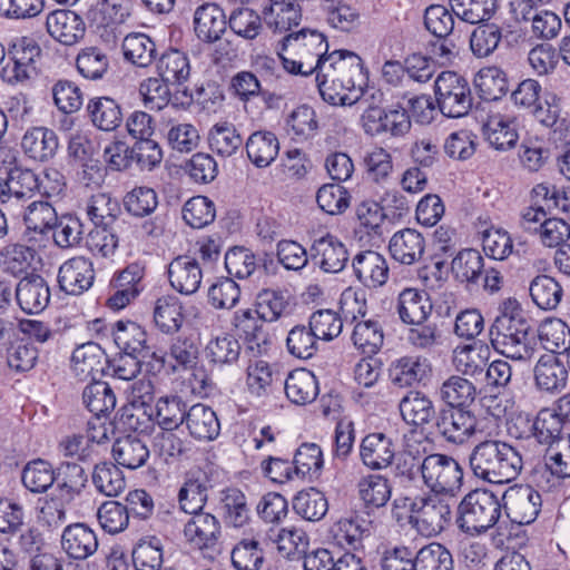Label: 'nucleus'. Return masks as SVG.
Masks as SVG:
<instances>
[{
	"label": "nucleus",
	"instance_id": "obj_59",
	"mask_svg": "<svg viewBox=\"0 0 570 570\" xmlns=\"http://www.w3.org/2000/svg\"><path fill=\"white\" fill-rule=\"evenodd\" d=\"M78 72L88 80H100L109 70V58L97 47H87L76 58Z\"/></svg>",
	"mask_w": 570,
	"mask_h": 570
},
{
	"label": "nucleus",
	"instance_id": "obj_4",
	"mask_svg": "<svg viewBox=\"0 0 570 570\" xmlns=\"http://www.w3.org/2000/svg\"><path fill=\"white\" fill-rule=\"evenodd\" d=\"M502 507L501 499L493 491L472 490L456 507L455 524L465 534H483L498 523Z\"/></svg>",
	"mask_w": 570,
	"mask_h": 570
},
{
	"label": "nucleus",
	"instance_id": "obj_44",
	"mask_svg": "<svg viewBox=\"0 0 570 570\" xmlns=\"http://www.w3.org/2000/svg\"><path fill=\"white\" fill-rule=\"evenodd\" d=\"M209 149L220 157L235 155L244 141L234 124L220 121L212 126L207 134Z\"/></svg>",
	"mask_w": 570,
	"mask_h": 570
},
{
	"label": "nucleus",
	"instance_id": "obj_26",
	"mask_svg": "<svg viewBox=\"0 0 570 570\" xmlns=\"http://www.w3.org/2000/svg\"><path fill=\"white\" fill-rule=\"evenodd\" d=\"M226 16L223 9L215 3L202 4L194 13L195 33L204 42L219 41L226 31Z\"/></svg>",
	"mask_w": 570,
	"mask_h": 570
},
{
	"label": "nucleus",
	"instance_id": "obj_41",
	"mask_svg": "<svg viewBox=\"0 0 570 570\" xmlns=\"http://www.w3.org/2000/svg\"><path fill=\"white\" fill-rule=\"evenodd\" d=\"M112 456L119 465L135 470L147 462L149 450L142 439L128 434L116 440L112 445Z\"/></svg>",
	"mask_w": 570,
	"mask_h": 570
},
{
	"label": "nucleus",
	"instance_id": "obj_29",
	"mask_svg": "<svg viewBox=\"0 0 570 570\" xmlns=\"http://www.w3.org/2000/svg\"><path fill=\"white\" fill-rule=\"evenodd\" d=\"M432 302L425 291L403 289L397 299V312L403 323L421 325L432 312Z\"/></svg>",
	"mask_w": 570,
	"mask_h": 570
},
{
	"label": "nucleus",
	"instance_id": "obj_46",
	"mask_svg": "<svg viewBox=\"0 0 570 570\" xmlns=\"http://www.w3.org/2000/svg\"><path fill=\"white\" fill-rule=\"evenodd\" d=\"M357 492L366 508L379 509L384 507L391 499L392 487L386 476L367 474L358 480Z\"/></svg>",
	"mask_w": 570,
	"mask_h": 570
},
{
	"label": "nucleus",
	"instance_id": "obj_55",
	"mask_svg": "<svg viewBox=\"0 0 570 570\" xmlns=\"http://www.w3.org/2000/svg\"><path fill=\"white\" fill-rule=\"evenodd\" d=\"M82 402L94 415L100 416L114 411L116 395L108 383L94 380L83 389Z\"/></svg>",
	"mask_w": 570,
	"mask_h": 570
},
{
	"label": "nucleus",
	"instance_id": "obj_28",
	"mask_svg": "<svg viewBox=\"0 0 570 570\" xmlns=\"http://www.w3.org/2000/svg\"><path fill=\"white\" fill-rule=\"evenodd\" d=\"M61 546L70 558L83 560L97 551L98 539L87 524L75 523L65 528Z\"/></svg>",
	"mask_w": 570,
	"mask_h": 570
},
{
	"label": "nucleus",
	"instance_id": "obj_7",
	"mask_svg": "<svg viewBox=\"0 0 570 570\" xmlns=\"http://www.w3.org/2000/svg\"><path fill=\"white\" fill-rule=\"evenodd\" d=\"M434 94L439 109L445 117H463L472 107L469 82L456 72L442 71L434 81Z\"/></svg>",
	"mask_w": 570,
	"mask_h": 570
},
{
	"label": "nucleus",
	"instance_id": "obj_14",
	"mask_svg": "<svg viewBox=\"0 0 570 570\" xmlns=\"http://www.w3.org/2000/svg\"><path fill=\"white\" fill-rule=\"evenodd\" d=\"M264 322L253 308L238 309L234 313L233 325L245 340L246 353L253 357L267 354L269 350L271 340L264 330Z\"/></svg>",
	"mask_w": 570,
	"mask_h": 570
},
{
	"label": "nucleus",
	"instance_id": "obj_54",
	"mask_svg": "<svg viewBox=\"0 0 570 570\" xmlns=\"http://www.w3.org/2000/svg\"><path fill=\"white\" fill-rule=\"evenodd\" d=\"M416 570H454L451 551L442 543L432 541L415 552Z\"/></svg>",
	"mask_w": 570,
	"mask_h": 570
},
{
	"label": "nucleus",
	"instance_id": "obj_56",
	"mask_svg": "<svg viewBox=\"0 0 570 570\" xmlns=\"http://www.w3.org/2000/svg\"><path fill=\"white\" fill-rule=\"evenodd\" d=\"M91 479L97 491L106 497H117L126 489L122 471L111 462L96 464Z\"/></svg>",
	"mask_w": 570,
	"mask_h": 570
},
{
	"label": "nucleus",
	"instance_id": "obj_49",
	"mask_svg": "<svg viewBox=\"0 0 570 570\" xmlns=\"http://www.w3.org/2000/svg\"><path fill=\"white\" fill-rule=\"evenodd\" d=\"M292 505L297 515L311 522L322 520L328 511L325 494L315 488L299 491L293 498Z\"/></svg>",
	"mask_w": 570,
	"mask_h": 570
},
{
	"label": "nucleus",
	"instance_id": "obj_21",
	"mask_svg": "<svg viewBox=\"0 0 570 570\" xmlns=\"http://www.w3.org/2000/svg\"><path fill=\"white\" fill-rule=\"evenodd\" d=\"M111 333L119 352L145 358L156 356V353L147 344V332L136 322L118 321L112 325Z\"/></svg>",
	"mask_w": 570,
	"mask_h": 570
},
{
	"label": "nucleus",
	"instance_id": "obj_15",
	"mask_svg": "<svg viewBox=\"0 0 570 570\" xmlns=\"http://www.w3.org/2000/svg\"><path fill=\"white\" fill-rule=\"evenodd\" d=\"M213 488V481L207 472L202 469L188 471L177 494L179 509L189 514L202 512Z\"/></svg>",
	"mask_w": 570,
	"mask_h": 570
},
{
	"label": "nucleus",
	"instance_id": "obj_18",
	"mask_svg": "<svg viewBox=\"0 0 570 570\" xmlns=\"http://www.w3.org/2000/svg\"><path fill=\"white\" fill-rule=\"evenodd\" d=\"M14 294L19 307L28 314L42 312L50 302L48 283L35 273L27 274L17 283Z\"/></svg>",
	"mask_w": 570,
	"mask_h": 570
},
{
	"label": "nucleus",
	"instance_id": "obj_37",
	"mask_svg": "<svg viewBox=\"0 0 570 570\" xmlns=\"http://www.w3.org/2000/svg\"><path fill=\"white\" fill-rule=\"evenodd\" d=\"M533 7L530 13L517 12V9H510L515 21L531 22L532 35L542 40H551L558 37L562 22L561 18L551 10Z\"/></svg>",
	"mask_w": 570,
	"mask_h": 570
},
{
	"label": "nucleus",
	"instance_id": "obj_20",
	"mask_svg": "<svg viewBox=\"0 0 570 570\" xmlns=\"http://www.w3.org/2000/svg\"><path fill=\"white\" fill-rule=\"evenodd\" d=\"M395 455L393 439L383 432L365 435L360 444L362 463L371 470H383L390 466Z\"/></svg>",
	"mask_w": 570,
	"mask_h": 570
},
{
	"label": "nucleus",
	"instance_id": "obj_9",
	"mask_svg": "<svg viewBox=\"0 0 570 570\" xmlns=\"http://www.w3.org/2000/svg\"><path fill=\"white\" fill-rule=\"evenodd\" d=\"M361 120L364 131L371 136L390 134L401 137L411 129L409 111L401 104L389 109L370 106L363 111Z\"/></svg>",
	"mask_w": 570,
	"mask_h": 570
},
{
	"label": "nucleus",
	"instance_id": "obj_31",
	"mask_svg": "<svg viewBox=\"0 0 570 570\" xmlns=\"http://www.w3.org/2000/svg\"><path fill=\"white\" fill-rule=\"evenodd\" d=\"M86 111L94 127L102 131H114L122 122L120 104L108 96L89 99Z\"/></svg>",
	"mask_w": 570,
	"mask_h": 570
},
{
	"label": "nucleus",
	"instance_id": "obj_30",
	"mask_svg": "<svg viewBox=\"0 0 570 570\" xmlns=\"http://www.w3.org/2000/svg\"><path fill=\"white\" fill-rule=\"evenodd\" d=\"M533 373L537 387L553 393L566 386L569 371L558 356L544 354L538 360Z\"/></svg>",
	"mask_w": 570,
	"mask_h": 570
},
{
	"label": "nucleus",
	"instance_id": "obj_1",
	"mask_svg": "<svg viewBox=\"0 0 570 570\" xmlns=\"http://www.w3.org/2000/svg\"><path fill=\"white\" fill-rule=\"evenodd\" d=\"M469 463L475 478L495 484L514 480L523 464L520 453L513 446L495 440L476 444L470 453Z\"/></svg>",
	"mask_w": 570,
	"mask_h": 570
},
{
	"label": "nucleus",
	"instance_id": "obj_42",
	"mask_svg": "<svg viewBox=\"0 0 570 570\" xmlns=\"http://www.w3.org/2000/svg\"><path fill=\"white\" fill-rule=\"evenodd\" d=\"M476 394V386L461 375H451L439 389L440 399L445 403L444 407L469 409L474 403Z\"/></svg>",
	"mask_w": 570,
	"mask_h": 570
},
{
	"label": "nucleus",
	"instance_id": "obj_53",
	"mask_svg": "<svg viewBox=\"0 0 570 570\" xmlns=\"http://www.w3.org/2000/svg\"><path fill=\"white\" fill-rule=\"evenodd\" d=\"M8 181L13 210L20 205V202L30 198L36 190H41L39 176L28 168H11L8 173Z\"/></svg>",
	"mask_w": 570,
	"mask_h": 570
},
{
	"label": "nucleus",
	"instance_id": "obj_64",
	"mask_svg": "<svg viewBox=\"0 0 570 570\" xmlns=\"http://www.w3.org/2000/svg\"><path fill=\"white\" fill-rule=\"evenodd\" d=\"M539 338L543 347L551 354L559 353L570 345V327L560 318L544 321L539 328Z\"/></svg>",
	"mask_w": 570,
	"mask_h": 570
},
{
	"label": "nucleus",
	"instance_id": "obj_27",
	"mask_svg": "<svg viewBox=\"0 0 570 570\" xmlns=\"http://www.w3.org/2000/svg\"><path fill=\"white\" fill-rule=\"evenodd\" d=\"M131 0H98L87 12L92 27L112 28L125 23L131 16Z\"/></svg>",
	"mask_w": 570,
	"mask_h": 570
},
{
	"label": "nucleus",
	"instance_id": "obj_50",
	"mask_svg": "<svg viewBox=\"0 0 570 570\" xmlns=\"http://www.w3.org/2000/svg\"><path fill=\"white\" fill-rule=\"evenodd\" d=\"M454 278L465 284H476L484 272V259L476 249H463L451 263Z\"/></svg>",
	"mask_w": 570,
	"mask_h": 570
},
{
	"label": "nucleus",
	"instance_id": "obj_5",
	"mask_svg": "<svg viewBox=\"0 0 570 570\" xmlns=\"http://www.w3.org/2000/svg\"><path fill=\"white\" fill-rule=\"evenodd\" d=\"M454 503L452 497L435 492L417 497L410 504L409 522L421 535L436 537L451 523Z\"/></svg>",
	"mask_w": 570,
	"mask_h": 570
},
{
	"label": "nucleus",
	"instance_id": "obj_11",
	"mask_svg": "<svg viewBox=\"0 0 570 570\" xmlns=\"http://www.w3.org/2000/svg\"><path fill=\"white\" fill-rule=\"evenodd\" d=\"M318 78H331L332 83L338 81L352 90H361L356 81L362 77L363 63L360 56L347 50H335L321 61L316 70Z\"/></svg>",
	"mask_w": 570,
	"mask_h": 570
},
{
	"label": "nucleus",
	"instance_id": "obj_16",
	"mask_svg": "<svg viewBox=\"0 0 570 570\" xmlns=\"http://www.w3.org/2000/svg\"><path fill=\"white\" fill-rule=\"evenodd\" d=\"M309 252L314 265L328 274L342 272L350 258L346 246L331 234L314 239Z\"/></svg>",
	"mask_w": 570,
	"mask_h": 570
},
{
	"label": "nucleus",
	"instance_id": "obj_58",
	"mask_svg": "<svg viewBox=\"0 0 570 570\" xmlns=\"http://www.w3.org/2000/svg\"><path fill=\"white\" fill-rule=\"evenodd\" d=\"M383 330L373 320L360 321L355 324L352 341L354 346L364 355L373 356L383 346Z\"/></svg>",
	"mask_w": 570,
	"mask_h": 570
},
{
	"label": "nucleus",
	"instance_id": "obj_51",
	"mask_svg": "<svg viewBox=\"0 0 570 570\" xmlns=\"http://www.w3.org/2000/svg\"><path fill=\"white\" fill-rule=\"evenodd\" d=\"M532 302L543 311L558 307L563 297L562 286L549 275L535 276L529 286Z\"/></svg>",
	"mask_w": 570,
	"mask_h": 570
},
{
	"label": "nucleus",
	"instance_id": "obj_40",
	"mask_svg": "<svg viewBox=\"0 0 570 570\" xmlns=\"http://www.w3.org/2000/svg\"><path fill=\"white\" fill-rule=\"evenodd\" d=\"M156 71L173 87H181L190 76L189 58L180 50H167L157 60Z\"/></svg>",
	"mask_w": 570,
	"mask_h": 570
},
{
	"label": "nucleus",
	"instance_id": "obj_47",
	"mask_svg": "<svg viewBox=\"0 0 570 570\" xmlns=\"http://www.w3.org/2000/svg\"><path fill=\"white\" fill-rule=\"evenodd\" d=\"M184 322L183 306L174 295L159 297L154 306V323L165 334L179 331Z\"/></svg>",
	"mask_w": 570,
	"mask_h": 570
},
{
	"label": "nucleus",
	"instance_id": "obj_12",
	"mask_svg": "<svg viewBox=\"0 0 570 570\" xmlns=\"http://www.w3.org/2000/svg\"><path fill=\"white\" fill-rule=\"evenodd\" d=\"M570 478V440L549 446L543 456V464L535 466L532 482L543 491H548L558 479Z\"/></svg>",
	"mask_w": 570,
	"mask_h": 570
},
{
	"label": "nucleus",
	"instance_id": "obj_45",
	"mask_svg": "<svg viewBox=\"0 0 570 570\" xmlns=\"http://www.w3.org/2000/svg\"><path fill=\"white\" fill-rule=\"evenodd\" d=\"M424 361L420 356H402L391 362L389 379L399 387H412L425 376Z\"/></svg>",
	"mask_w": 570,
	"mask_h": 570
},
{
	"label": "nucleus",
	"instance_id": "obj_6",
	"mask_svg": "<svg viewBox=\"0 0 570 570\" xmlns=\"http://www.w3.org/2000/svg\"><path fill=\"white\" fill-rule=\"evenodd\" d=\"M435 431L448 444L465 445L484 431L483 420L464 407H442L435 416Z\"/></svg>",
	"mask_w": 570,
	"mask_h": 570
},
{
	"label": "nucleus",
	"instance_id": "obj_43",
	"mask_svg": "<svg viewBox=\"0 0 570 570\" xmlns=\"http://www.w3.org/2000/svg\"><path fill=\"white\" fill-rule=\"evenodd\" d=\"M105 438V432L102 436H97L95 434L67 435L59 442L58 451L65 458L80 462H89L98 455L97 446L104 442Z\"/></svg>",
	"mask_w": 570,
	"mask_h": 570
},
{
	"label": "nucleus",
	"instance_id": "obj_3",
	"mask_svg": "<svg viewBox=\"0 0 570 570\" xmlns=\"http://www.w3.org/2000/svg\"><path fill=\"white\" fill-rule=\"evenodd\" d=\"M531 324L521 312L502 313L490 327V342L499 354L513 361H529L534 354Z\"/></svg>",
	"mask_w": 570,
	"mask_h": 570
},
{
	"label": "nucleus",
	"instance_id": "obj_38",
	"mask_svg": "<svg viewBox=\"0 0 570 570\" xmlns=\"http://www.w3.org/2000/svg\"><path fill=\"white\" fill-rule=\"evenodd\" d=\"M402 419L411 425L424 426L436 416L433 401L422 392L410 391L399 404Z\"/></svg>",
	"mask_w": 570,
	"mask_h": 570
},
{
	"label": "nucleus",
	"instance_id": "obj_63",
	"mask_svg": "<svg viewBox=\"0 0 570 570\" xmlns=\"http://www.w3.org/2000/svg\"><path fill=\"white\" fill-rule=\"evenodd\" d=\"M23 485L33 493L46 492L56 481V473L48 461L38 459L29 462L22 471Z\"/></svg>",
	"mask_w": 570,
	"mask_h": 570
},
{
	"label": "nucleus",
	"instance_id": "obj_39",
	"mask_svg": "<svg viewBox=\"0 0 570 570\" xmlns=\"http://www.w3.org/2000/svg\"><path fill=\"white\" fill-rule=\"evenodd\" d=\"M284 390L292 403L304 405L318 395V381L312 371L296 368L285 380Z\"/></svg>",
	"mask_w": 570,
	"mask_h": 570
},
{
	"label": "nucleus",
	"instance_id": "obj_10",
	"mask_svg": "<svg viewBox=\"0 0 570 570\" xmlns=\"http://www.w3.org/2000/svg\"><path fill=\"white\" fill-rule=\"evenodd\" d=\"M184 537L191 548L203 553H216L222 541L220 522L208 512L191 513L184 527Z\"/></svg>",
	"mask_w": 570,
	"mask_h": 570
},
{
	"label": "nucleus",
	"instance_id": "obj_13",
	"mask_svg": "<svg viewBox=\"0 0 570 570\" xmlns=\"http://www.w3.org/2000/svg\"><path fill=\"white\" fill-rule=\"evenodd\" d=\"M502 499L509 518L518 524H530L541 511V494L529 484L509 488Z\"/></svg>",
	"mask_w": 570,
	"mask_h": 570
},
{
	"label": "nucleus",
	"instance_id": "obj_25",
	"mask_svg": "<svg viewBox=\"0 0 570 570\" xmlns=\"http://www.w3.org/2000/svg\"><path fill=\"white\" fill-rule=\"evenodd\" d=\"M389 250L392 258L400 264L413 265L424 255L425 239L417 230L404 228L391 237Z\"/></svg>",
	"mask_w": 570,
	"mask_h": 570
},
{
	"label": "nucleus",
	"instance_id": "obj_32",
	"mask_svg": "<svg viewBox=\"0 0 570 570\" xmlns=\"http://www.w3.org/2000/svg\"><path fill=\"white\" fill-rule=\"evenodd\" d=\"M263 17L268 28L283 33L299 24L302 9L296 0H271L263 10Z\"/></svg>",
	"mask_w": 570,
	"mask_h": 570
},
{
	"label": "nucleus",
	"instance_id": "obj_62",
	"mask_svg": "<svg viewBox=\"0 0 570 570\" xmlns=\"http://www.w3.org/2000/svg\"><path fill=\"white\" fill-rule=\"evenodd\" d=\"M294 473L296 476L317 478L324 466L323 452L316 443H303L296 450L294 460Z\"/></svg>",
	"mask_w": 570,
	"mask_h": 570
},
{
	"label": "nucleus",
	"instance_id": "obj_35",
	"mask_svg": "<svg viewBox=\"0 0 570 570\" xmlns=\"http://www.w3.org/2000/svg\"><path fill=\"white\" fill-rule=\"evenodd\" d=\"M248 159L257 168L269 166L279 153L276 135L268 130H257L249 135L245 142Z\"/></svg>",
	"mask_w": 570,
	"mask_h": 570
},
{
	"label": "nucleus",
	"instance_id": "obj_57",
	"mask_svg": "<svg viewBox=\"0 0 570 570\" xmlns=\"http://www.w3.org/2000/svg\"><path fill=\"white\" fill-rule=\"evenodd\" d=\"M126 60L137 67H148L156 56V43L145 33H130L122 42Z\"/></svg>",
	"mask_w": 570,
	"mask_h": 570
},
{
	"label": "nucleus",
	"instance_id": "obj_24",
	"mask_svg": "<svg viewBox=\"0 0 570 570\" xmlns=\"http://www.w3.org/2000/svg\"><path fill=\"white\" fill-rule=\"evenodd\" d=\"M168 278L174 289L184 295H191L202 284L203 272L196 258L178 256L168 266Z\"/></svg>",
	"mask_w": 570,
	"mask_h": 570
},
{
	"label": "nucleus",
	"instance_id": "obj_36",
	"mask_svg": "<svg viewBox=\"0 0 570 570\" xmlns=\"http://www.w3.org/2000/svg\"><path fill=\"white\" fill-rule=\"evenodd\" d=\"M105 362V351L95 342L77 346L71 355V368L80 380L95 379L96 374L104 372Z\"/></svg>",
	"mask_w": 570,
	"mask_h": 570
},
{
	"label": "nucleus",
	"instance_id": "obj_23",
	"mask_svg": "<svg viewBox=\"0 0 570 570\" xmlns=\"http://www.w3.org/2000/svg\"><path fill=\"white\" fill-rule=\"evenodd\" d=\"M21 148L30 159L47 163L56 156L59 139L52 129L36 126L29 128L22 136Z\"/></svg>",
	"mask_w": 570,
	"mask_h": 570
},
{
	"label": "nucleus",
	"instance_id": "obj_22",
	"mask_svg": "<svg viewBox=\"0 0 570 570\" xmlns=\"http://www.w3.org/2000/svg\"><path fill=\"white\" fill-rule=\"evenodd\" d=\"M352 267L356 278L368 288L381 287L389 279L387 262L377 252H360L353 257Z\"/></svg>",
	"mask_w": 570,
	"mask_h": 570
},
{
	"label": "nucleus",
	"instance_id": "obj_60",
	"mask_svg": "<svg viewBox=\"0 0 570 570\" xmlns=\"http://www.w3.org/2000/svg\"><path fill=\"white\" fill-rule=\"evenodd\" d=\"M275 543L284 558L299 560L308 552L309 538L302 529L283 528L278 531Z\"/></svg>",
	"mask_w": 570,
	"mask_h": 570
},
{
	"label": "nucleus",
	"instance_id": "obj_19",
	"mask_svg": "<svg viewBox=\"0 0 570 570\" xmlns=\"http://www.w3.org/2000/svg\"><path fill=\"white\" fill-rule=\"evenodd\" d=\"M48 33L65 46L79 42L86 33L82 18L71 10H55L47 16Z\"/></svg>",
	"mask_w": 570,
	"mask_h": 570
},
{
	"label": "nucleus",
	"instance_id": "obj_34",
	"mask_svg": "<svg viewBox=\"0 0 570 570\" xmlns=\"http://www.w3.org/2000/svg\"><path fill=\"white\" fill-rule=\"evenodd\" d=\"M482 129L490 146L500 151L513 148L519 139L515 119L500 114L490 116Z\"/></svg>",
	"mask_w": 570,
	"mask_h": 570
},
{
	"label": "nucleus",
	"instance_id": "obj_33",
	"mask_svg": "<svg viewBox=\"0 0 570 570\" xmlns=\"http://www.w3.org/2000/svg\"><path fill=\"white\" fill-rule=\"evenodd\" d=\"M184 423L189 434L199 441L215 440L220 431L216 413L209 406L200 403L188 409Z\"/></svg>",
	"mask_w": 570,
	"mask_h": 570
},
{
	"label": "nucleus",
	"instance_id": "obj_48",
	"mask_svg": "<svg viewBox=\"0 0 570 570\" xmlns=\"http://www.w3.org/2000/svg\"><path fill=\"white\" fill-rule=\"evenodd\" d=\"M188 409L178 395L160 396L155 404V422L161 430H177L184 424Z\"/></svg>",
	"mask_w": 570,
	"mask_h": 570
},
{
	"label": "nucleus",
	"instance_id": "obj_52",
	"mask_svg": "<svg viewBox=\"0 0 570 570\" xmlns=\"http://www.w3.org/2000/svg\"><path fill=\"white\" fill-rule=\"evenodd\" d=\"M220 510L225 522L234 528H243L249 522L250 513L245 494L235 488L222 492Z\"/></svg>",
	"mask_w": 570,
	"mask_h": 570
},
{
	"label": "nucleus",
	"instance_id": "obj_61",
	"mask_svg": "<svg viewBox=\"0 0 570 570\" xmlns=\"http://www.w3.org/2000/svg\"><path fill=\"white\" fill-rule=\"evenodd\" d=\"M132 563L136 570H160L163 564L161 540L155 535L140 539L132 550Z\"/></svg>",
	"mask_w": 570,
	"mask_h": 570
},
{
	"label": "nucleus",
	"instance_id": "obj_17",
	"mask_svg": "<svg viewBox=\"0 0 570 570\" xmlns=\"http://www.w3.org/2000/svg\"><path fill=\"white\" fill-rule=\"evenodd\" d=\"M95 279L92 262L85 256H76L66 261L58 271L60 288L70 295H80L88 291Z\"/></svg>",
	"mask_w": 570,
	"mask_h": 570
},
{
	"label": "nucleus",
	"instance_id": "obj_8",
	"mask_svg": "<svg viewBox=\"0 0 570 570\" xmlns=\"http://www.w3.org/2000/svg\"><path fill=\"white\" fill-rule=\"evenodd\" d=\"M421 475L424 484L435 493L458 492L463 483V468L453 458L432 453L421 461Z\"/></svg>",
	"mask_w": 570,
	"mask_h": 570
},
{
	"label": "nucleus",
	"instance_id": "obj_2",
	"mask_svg": "<svg viewBox=\"0 0 570 570\" xmlns=\"http://www.w3.org/2000/svg\"><path fill=\"white\" fill-rule=\"evenodd\" d=\"M328 43L317 30L302 29L286 35L281 41L278 57L284 69L292 75L308 76L326 58Z\"/></svg>",
	"mask_w": 570,
	"mask_h": 570
}]
</instances>
